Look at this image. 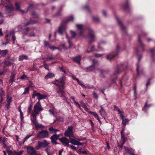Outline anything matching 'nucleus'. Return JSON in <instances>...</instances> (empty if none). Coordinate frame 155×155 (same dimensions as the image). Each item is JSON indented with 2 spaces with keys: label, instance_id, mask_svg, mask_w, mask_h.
<instances>
[{
  "label": "nucleus",
  "instance_id": "obj_13",
  "mask_svg": "<svg viewBox=\"0 0 155 155\" xmlns=\"http://www.w3.org/2000/svg\"><path fill=\"white\" fill-rule=\"evenodd\" d=\"M115 18L117 20V22H118L120 29L122 30L125 31L126 30V28L123 25L121 22L119 20L118 17L117 16H116Z\"/></svg>",
  "mask_w": 155,
  "mask_h": 155
},
{
  "label": "nucleus",
  "instance_id": "obj_35",
  "mask_svg": "<svg viewBox=\"0 0 155 155\" xmlns=\"http://www.w3.org/2000/svg\"><path fill=\"white\" fill-rule=\"evenodd\" d=\"M140 36L139 35H138V41L140 44V46L142 48H143L144 46L143 45V44L142 43V41L140 40Z\"/></svg>",
  "mask_w": 155,
  "mask_h": 155
},
{
  "label": "nucleus",
  "instance_id": "obj_29",
  "mask_svg": "<svg viewBox=\"0 0 155 155\" xmlns=\"http://www.w3.org/2000/svg\"><path fill=\"white\" fill-rule=\"evenodd\" d=\"M64 27L63 26H61L59 28L58 31V32L59 34L61 35L63 33V32L64 31Z\"/></svg>",
  "mask_w": 155,
  "mask_h": 155
},
{
  "label": "nucleus",
  "instance_id": "obj_47",
  "mask_svg": "<svg viewBox=\"0 0 155 155\" xmlns=\"http://www.w3.org/2000/svg\"><path fill=\"white\" fill-rule=\"evenodd\" d=\"M29 91V88L28 87H26L25 89V91L23 93V94H25L28 93Z\"/></svg>",
  "mask_w": 155,
  "mask_h": 155
},
{
  "label": "nucleus",
  "instance_id": "obj_45",
  "mask_svg": "<svg viewBox=\"0 0 155 155\" xmlns=\"http://www.w3.org/2000/svg\"><path fill=\"white\" fill-rule=\"evenodd\" d=\"M0 95L1 97H4L5 94L2 88H0Z\"/></svg>",
  "mask_w": 155,
  "mask_h": 155
},
{
  "label": "nucleus",
  "instance_id": "obj_1",
  "mask_svg": "<svg viewBox=\"0 0 155 155\" xmlns=\"http://www.w3.org/2000/svg\"><path fill=\"white\" fill-rule=\"evenodd\" d=\"M43 110L41 105L39 101L37 102L34 106V111L31 113V116L33 118L36 117L37 115L40 112Z\"/></svg>",
  "mask_w": 155,
  "mask_h": 155
},
{
  "label": "nucleus",
  "instance_id": "obj_32",
  "mask_svg": "<svg viewBox=\"0 0 155 155\" xmlns=\"http://www.w3.org/2000/svg\"><path fill=\"white\" fill-rule=\"evenodd\" d=\"M92 114L94 116L95 118H96L98 122H99L100 123H101V121L97 114L95 112H93Z\"/></svg>",
  "mask_w": 155,
  "mask_h": 155
},
{
  "label": "nucleus",
  "instance_id": "obj_53",
  "mask_svg": "<svg viewBox=\"0 0 155 155\" xmlns=\"http://www.w3.org/2000/svg\"><path fill=\"white\" fill-rule=\"evenodd\" d=\"M77 81L78 83L80 84V85L82 87H84V85L83 84V82L81 81H80L79 79H78V81Z\"/></svg>",
  "mask_w": 155,
  "mask_h": 155
},
{
  "label": "nucleus",
  "instance_id": "obj_20",
  "mask_svg": "<svg viewBox=\"0 0 155 155\" xmlns=\"http://www.w3.org/2000/svg\"><path fill=\"white\" fill-rule=\"evenodd\" d=\"M6 11L8 13H10L13 9V8L12 5L6 6H5Z\"/></svg>",
  "mask_w": 155,
  "mask_h": 155
},
{
  "label": "nucleus",
  "instance_id": "obj_28",
  "mask_svg": "<svg viewBox=\"0 0 155 155\" xmlns=\"http://www.w3.org/2000/svg\"><path fill=\"white\" fill-rule=\"evenodd\" d=\"M8 52L7 50H0V54L2 56H5Z\"/></svg>",
  "mask_w": 155,
  "mask_h": 155
},
{
  "label": "nucleus",
  "instance_id": "obj_54",
  "mask_svg": "<svg viewBox=\"0 0 155 155\" xmlns=\"http://www.w3.org/2000/svg\"><path fill=\"white\" fill-rule=\"evenodd\" d=\"M32 107V105H30L28 109V111L29 113H30L31 112Z\"/></svg>",
  "mask_w": 155,
  "mask_h": 155
},
{
  "label": "nucleus",
  "instance_id": "obj_22",
  "mask_svg": "<svg viewBox=\"0 0 155 155\" xmlns=\"http://www.w3.org/2000/svg\"><path fill=\"white\" fill-rule=\"evenodd\" d=\"M54 76V74L52 73H48L45 77V79H48L49 78H52Z\"/></svg>",
  "mask_w": 155,
  "mask_h": 155
},
{
  "label": "nucleus",
  "instance_id": "obj_62",
  "mask_svg": "<svg viewBox=\"0 0 155 155\" xmlns=\"http://www.w3.org/2000/svg\"><path fill=\"white\" fill-rule=\"evenodd\" d=\"M35 34L33 32H30L29 35V36L30 37L34 36H35Z\"/></svg>",
  "mask_w": 155,
  "mask_h": 155
},
{
  "label": "nucleus",
  "instance_id": "obj_63",
  "mask_svg": "<svg viewBox=\"0 0 155 155\" xmlns=\"http://www.w3.org/2000/svg\"><path fill=\"white\" fill-rule=\"evenodd\" d=\"M16 38L14 35H13L12 36V40L13 41V44L15 43V40Z\"/></svg>",
  "mask_w": 155,
  "mask_h": 155
},
{
  "label": "nucleus",
  "instance_id": "obj_34",
  "mask_svg": "<svg viewBox=\"0 0 155 155\" xmlns=\"http://www.w3.org/2000/svg\"><path fill=\"white\" fill-rule=\"evenodd\" d=\"M12 98L11 97H10L8 95L7 96L6 102L7 104H10V103L12 102Z\"/></svg>",
  "mask_w": 155,
  "mask_h": 155
},
{
  "label": "nucleus",
  "instance_id": "obj_10",
  "mask_svg": "<svg viewBox=\"0 0 155 155\" xmlns=\"http://www.w3.org/2000/svg\"><path fill=\"white\" fill-rule=\"evenodd\" d=\"M60 141L64 146L69 147V143L70 142V140L65 137H63L60 139Z\"/></svg>",
  "mask_w": 155,
  "mask_h": 155
},
{
  "label": "nucleus",
  "instance_id": "obj_24",
  "mask_svg": "<svg viewBox=\"0 0 155 155\" xmlns=\"http://www.w3.org/2000/svg\"><path fill=\"white\" fill-rule=\"evenodd\" d=\"M16 9L17 10L20 11L21 12L23 13L25 12V11L22 10L20 9V5L19 3L18 2L16 3L15 4Z\"/></svg>",
  "mask_w": 155,
  "mask_h": 155
},
{
  "label": "nucleus",
  "instance_id": "obj_33",
  "mask_svg": "<svg viewBox=\"0 0 155 155\" xmlns=\"http://www.w3.org/2000/svg\"><path fill=\"white\" fill-rule=\"evenodd\" d=\"M24 152V151L23 150H20L18 152H14L13 153V155H21Z\"/></svg>",
  "mask_w": 155,
  "mask_h": 155
},
{
  "label": "nucleus",
  "instance_id": "obj_52",
  "mask_svg": "<svg viewBox=\"0 0 155 155\" xmlns=\"http://www.w3.org/2000/svg\"><path fill=\"white\" fill-rule=\"evenodd\" d=\"M49 48L51 49L52 50H54L55 49H57L59 50V48L54 46H49Z\"/></svg>",
  "mask_w": 155,
  "mask_h": 155
},
{
  "label": "nucleus",
  "instance_id": "obj_3",
  "mask_svg": "<svg viewBox=\"0 0 155 155\" xmlns=\"http://www.w3.org/2000/svg\"><path fill=\"white\" fill-rule=\"evenodd\" d=\"M49 136V132L47 130H42L37 135V137L39 138H48Z\"/></svg>",
  "mask_w": 155,
  "mask_h": 155
},
{
  "label": "nucleus",
  "instance_id": "obj_11",
  "mask_svg": "<svg viewBox=\"0 0 155 155\" xmlns=\"http://www.w3.org/2000/svg\"><path fill=\"white\" fill-rule=\"evenodd\" d=\"M72 127L71 126L69 127L67 130L64 133L65 135L68 137H71L72 135Z\"/></svg>",
  "mask_w": 155,
  "mask_h": 155
},
{
  "label": "nucleus",
  "instance_id": "obj_23",
  "mask_svg": "<svg viewBox=\"0 0 155 155\" xmlns=\"http://www.w3.org/2000/svg\"><path fill=\"white\" fill-rule=\"evenodd\" d=\"M81 57L80 56H77L74 58V61L76 62L77 63L80 64V60Z\"/></svg>",
  "mask_w": 155,
  "mask_h": 155
},
{
  "label": "nucleus",
  "instance_id": "obj_14",
  "mask_svg": "<svg viewBox=\"0 0 155 155\" xmlns=\"http://www.w3.org/2000/svg\"><path fill=\"white\" fill-rule=\"evenodd\" d=\"M119 72L118 70H117L114 74H113L110 77V79L112 82L114 83L115 81L117 79V75Z\"/></svg>",
  "mask_w": 155,
  "mask_h": 155
},
{
  "label": "nucleus",
  "instance_id": "obj_27",
  "mask_svg": "<svg viewBox=\"0 0 155 155\" xmlns=\"http://www.w3.org/2000/svg\"><path fill=\"white\" fill-rule=\"evenodd\" d=\"M2 142L4 145V147H7L8 144V143L7 142V138H3L2 140Z\"/></svg>",
  "mask_w": 155,
  "mask_h": 155
},
{
  "label": "nucleus",
  "instance_id": "obj_4",
  "mask_svg": "<svg viewBox=\"0 0 155 155\" xmlns=\"http://www.w3.org/2000/svg\"><path fill=\"white\" fill-rule=\"evenodd\" d=\"M49 143L45 140H44L42 142H38V145L36 147L37 150L39 149L41 147H45L48 146Z\"/></svg>",
  "mask_w": 155,
  "mask_h": 155
},
{
  "label": "nucleus",
  "instance_id": "obj_9",
  "mask_svg": "<svg viewBox=\"0 0 155 155\" xmlns=\"http://www.w3.org/2000/svg\"><path fill=\"white\" fill-rule=\"evenodd\" d=\"M116 50L117 52L115 54H107L106 56V58L107 59L110 60L113 59L114 57L115 56L117 55L119 52V48L118 46L117 45L116 47Z\"/></svg>",
  "mask_w": 155,
  "mask_h": 155
},
{
  "label": "nucleus",
  "instance_id": "obj_15",
  "mask_svg": "<svg viewBox=\"0 0 155 155\" xmlns=\"http://www.w3.org/2000/svg\"><path fill=\"white\" fill-rule=\"evenodd\" d=\"M89 36L91 40H90V42L91 43L94 41V35L93 31L92 30H90L89 31Z\"/></svg>",
  "mask_w": 155,
  "mask_h": 155
},
{
  "label": "nucleus",
  "instance_id": "obj_6",
  "mask_svg": "<svg viewBox=\"0 0 155 155\" xmlns=\"http://www.w3.org/2000/svg\"><path fill=\"white\" fill-rule=\"evenodd\" d=\"M31 120L33 123L34 124L36 129H44L45 126L42 124H39L36 120V117L33 118V119H31Z\"/></svg>",
  "mask_w": 155,
  "mask_h": 155
},
{
  "label": "nucleus",
  "instance_id": "obj_51",
  "mask_svg": "<svg viewBox=\"0 0 155 155\" xmlns=\"http://www.w3.org/2000/svg\"><path fill=\"white\" fill-rule=\"evenodd\" d=\"M74 20V17L73 16L69 17L68 19V21H73Z\"/></svg>",
  "mask_w": 155,
  "mask_h": 155
},
{
  "label": "nucleus",
  "instance_id": "obj_58",
  "mask_svg": "<svg viewBox=\"0 0 155 155\" xmlns=\"http://www.w3.org/2000/svg\"><path fill=\"white\" fill-rule=\"evenodd\" d=\"M155 51V50L154 48H151L150 50V52L152 56L154 55V53Z\"/></svg>",
  "mask_w": 155,
  "mask_h": 155
},
{
  "label": "nucleus",
  "instance_id": "obj_39",
  "mask_svg": "<svg viewBox=\"0 0 155 155\" xmlns=\"http://www.w3.org/2000/svg\"><path fill=\"white\" fill-rule=\"evenodd\" d=\"M129 121V120L128 119H124L122 120V124L124 125L125 126L127 123Z\"/></svg>",
  "mask_w": 155,
  "mask_h": 155
},
{
  "label": "nucleus",
  "instance_id": "obj_18",
  "mask_svg": "<svg viewBox=\"0 0 155 155\" xmlns=\"http://www.w3.org/2000/svg\"><path fill=\"white\" fill-rule=\"evenodd\" d=\"M3 63L4 64V65L3 66V68H5L7 67H8L11 65H12L13 64V62H11L9 61H5Z\"/></svg>",
  "mask_w": 155,
  "mask_h": 155
},
{
  "label": "nucleus",
  "instance_id": "obj_46",
  "mask_svg": "<svg viewBox=\"0 0 155 155\" xmlns=\"http://www.w3.org/2000/svg\"><path fill=\"white\" fill-rule=\"evenodd\" d=\"M81 106L86 111H87L88 110V109L85 103H83V104H81Z\"/></svg>",
  "mask_w": 155,
  "mask_h": 155
},
{
  "label": "nucleus",
  "instance_id": "obj_48",
  "mask_svg": "<svg viewBox=\"0 0 155 155\" xmlns=\"http://www.w3.org/2000/svg\"><path fill=\"white\" fill-rule=\"evenodd\" d=\"M24 32L23 33V34L25 35H27L28 32L29 31V28H25V29L24 30Z\"/></svg>",
  "mask_w": 155,
  "mask_h": 155
},
{
  "label": "nucleus",
  "instance_id": "obj_21",
  "mask_svg": "<svg viewBox=\"0 0 155 155\" xmlns=\"http://www.w3.org/2000/svg\"><path fill=\"white\" fill-rule=\"evenodd\" d=\"M101 110L99 112L100 115L103 117H104L105 116V110L104 109L103 107L102 106H100Z\"/></svg>",
  "mask_w": 155,
  "mask_h": 155
},
{
  "label": "nucleus",
  "instance_id": "obj_8",
  "mask_svg": "<svg viewBox=\"0 0 155 155\" xmlns=\"http://www.w3.org/2000/svg\"><path fill=\"white\" fill-rule=\"evenodd\" d=\"M28 153L30 155H38L34 148L32 147H26Z\"/></svg>",
  "mask_w": 155,
  "mask_h": 155
},
{
  "label": "nucleus",
  "instance_id": "obj_31",
  "mask_svg": "<svg viewBox=\"0 0 155 155\" xmlns=\"http://www.w3.org/2000/svg\"><path fill=\"white\" fill-rule=\"evenodd\" d=\"M49 131L51 133H54L56 132L57 131H59V130L57 129H54L52 127H51L49 129Z\"/></svg>",
  "mask_w": 155,
  "mask_h": 155
},
{
  "label": "nucleus",
  "instance_id": "obj_61",
  "mask_svg": "<svg viewBox=\"0 0 155 155\" xmlns=\"http://www.w3.org/2000/svg\"><path fill=\"white\" fill-rule=\"evenodd\" d=\"M49 112H50V114L53 115H54V111L53 110L51 109L49 110Z\"/></svg>",
  "mask_w": 155,
  "mask_h": 155
},
{
  "label": "nucleus",
  "instance_id": "obj_64",
  "mask_svg": "<svg viewBox=\"0 0 155 155\" xmlns=\"http://www.w3.org/2000/svg\"><path fill=\"white\" fill-rule=\"evenodd\" d=\"M52 142L53 144H56L57 143L56 142V140H54L53 139H51Z\"/></svg>",
  "mask_w": 155,
  "mask_h": 155
},
{
  "label": "nucleus",
  "instance_id": "obj_25",
  "mask_svg": "<svg viewBox=\"0 0 155 155\" xmlns=\"http://www.w3.org/2000/svg\"><path fill=\"white\" fill-rule=\"evenodd\" d=\"M28 57L26 55H21L19 57V60L21 61L24 59H28Z\"/></svg>",
  "mask_w": 155,
  "mask_h": 155
},
{
  "label": "nucleus",
  "instance_id": "obj_38",
  "mask_svg": "<svg viewBox=\"0 0 155 155\" xmlns=\"http://www.w3.org/2000/svg\"><path fill=\"white\" fill-rule=\"evenodd\" d=\"M55 59V57L53 56L52 55H50L48 56L46 58L47 60H54Z\"/></svg>",
  "mask_w": 155,
  "mask_h": 155
},
{
  "label": "nucleus",
  "instance_id": "obj_5",
  "mask_svg": "<svg viewBox=\"0 0 155 155\" xmlns=\"http://www.w3.org/2000/svg\"><path fill=\"white\" fill-rule=\"evenodd\" d=\"M32 97L34 98L35 96L38 97V99L39 101L41 99H45L46 96L45 94H41L40 93L36 91H34L33 92V94L32 95Z\"/></svg>",
  "mask_w": 155,
  "mask_h": 155
},
{
  "label": "nucleus",
  "instance_id": "obj_55",
  "mask_svg": "<svg viewBox=\"0 0 155 155\" xmlns=\"http://www.w3.org/2000/svg\"><path fill=\"white\" fill-rule=\"evenodd\" d=\"M100 71L101 73L102 74H105L108 73L107 71L104 70H101Z\"/></svg>",
  "mask_w": 155,
  "mask_h": 155
},
{
  "label": "nucleus",
  "instance_id": "obj_36",
  "mask_svg": "<svg viewBox=\"0 0 155 155\" xmlns=\"http://www.w3.org/2000/svg\"><path fill=\"white\" fill-rule=\"evenodd\" d=\"M58 137L59 135L55 134L51 137V139L57 140Z\"/></svg>",
  "mask_w": 155,
  "mask_h": 155
},
{
  "label": "nucleus",
  "instance_id": "obj_12",
  "mask_svg": "<svg viewBox=\"0 0 155 155\" xmlns=\"http://www.w3.org/2000/svg\"><path fill=\"white\" fill-rule=\"evenodd\" d=\"M93 63L92 65L87 68V69L89 71H91L94 70L95 69L97 62L96 61L93 60Z\"/></svg>",
  "mask_w": 155,
  "mask_h": 155
},
{
  "label": "nucleus",
  "instance_id": "obj_40",
  "mask_svg": "<svg viewBox=\"0 0 155 155\" xmlns=\"http://www.w3.org/2000/svg\"><path fill=\"white\" fill-rule=\"evenodd\" d=\"M57 120L59 122H62L64 121V119L62 117L59 116L57 118Z\"/></svg>",
  "mask_w": 155,
  "mask_h": 155
},
{
  "label": "nucleus",
  "instance_id": "obj_19",
  "mask_svg": "<svg viewBox=\"0 0 155 155\" xmlns=\"http://www.w3.org/2000/svg\"><path fill=\"white\" fill-rule=\"evenodd\" d=\"M57 92L60 97H65L64 92L62 90L60 87H59V90L57 91Z\"/></svg>",
  "mask_w": 155,
  "mask_h": 155
},
{
  "label": "nucleus",
  "instance_id": "obj_49",
  "mask_svg": "<svg viewBox=\"0 0 155 155\" xmlns=\"http://www.w3.org/2000/svg\"><path fill=\"white\" fill-rule=\"evenodd\" d=\"M93 20L96 21H99V18L96 16H93L92 18Z\"/></svg>",
  "mask_w": 155,
  "mask_h": 155
},
{
  "label": "nucleus",
  "instance_id": "obj_42",
  "mask_svg": "<svg viewBox=\"0 0 155 155\" xmlns=\"http://www.w3.org/2000/svg\"><path fill=\"white\" fill-rule=\"evenodd\" d=\"M15 74H12L11 75V76L10 77V82H12L13 81H14V78H15Z\"/></svg>",
  "mask_w": 155,
  "mask_h": 155
},
{
  "label": "nucleus",
  "instance_id": "obj_37",
  "mask_svg": "<svg viewBox=\"0 0 155 155\" xmlns=\"http://www.w3.org/2000/svg\"><path fill=\"white\" fill-rule=\"evenodd\" d=\"M32 134L31 135H27L24 138L23 141V143L24 144L25 142L26 141V140L28 139L29 138H30L32 136Z\"/></svg>",
  "mask_w": 155,
  "mask_h": 155
},
{
  "label": "nucleus",
  "instance_id": "obj_44",
  "mask_svg": "<svg viewBox=\"0 0 155 155\" xmlns=\"http://www.w3.org/2000/svg\"><path fill=\"white\" fill-rule=\"evenodd\" d=\"M84 87L85 89H91L93 88V87L92 85L90 86L89 85H87L86 86L84 85Z\"/></svg>",
  "mask_w": 155,
  "mask_h": 155
},
{
  "label": "nucleus",
  "instance_id": "obj_16",
  "mask_svg": "<svg viewBox=\"0 0 155 155\" xmlns=\"http://www.w3.org/2000/svg\"><path fill=\"white\" fill-rule=\"evenodd\" d=\"M63 75V77H64ZM58 82L60 84V85L59 86V87H60L61 88L63 87L65 85V81L63 79V77L60 78L58 80Z\"/></svg>",
  "mask_w": 155,
  "mask_h": 155
},
{
  "label": "nucleus",
  "instance_id": "obj_17",
  "mask_svg": "<svg viewBox=\"0 0 155 155\" xmlns=\"http://www.w3.org/2000/svg\"><path fill=\"white\" fill-rule=\"evenodd\" d=\"M76 27L79 31V34L80 35H82L84 28L83 25L81 24H78L76 25Z\"/></svg>",
  "mask_w": 155,
  "mask_h": 155
},
{
  "label": "nucleus",
  "instance_id": "obj_43",
  "mask_svg": "<svg viewBox=\"0 0 155 155\" xmlns=\"http://www.w3.org/2000/svg\"><path fill=\"white\" fill-rule=\"evenodd\" d=\"M36 23V22L35 21H30L29 22H27V23H26L25 25L26 26H27L28 25L35 24Z\"/></svg>",
  "mask_w": 155,
  "mask_h": 155
},
{
  "label": "nucleus",
  "instance_id": "obj_30",
  "mask_svg": "<svg viewBox=\"0 0 155 155\" xmlns=\"http://www.w3.org/2000/svg\"><path fill=\"white\" fill-rule=\"evenodd\" d=\"M121 138L122 141L123 142V144H124L126 140V139L124 134H123V131H122L121 132Z\"/></svg>",
  "mask_w": 155,
  "mask_h": 155
},
{
  "label": "nucleus",
  "instance_id": "obj_41",
  "mask_svg": "<svg viewBox=\"0 0 155 155\" xmlns=\"http://www.w3.org/2000/svg\"><path fill=\"white\" fill-rule=\"evenodd\" d=\"M150 105H147V103H146L145 104L144 108L143 109V110L144 111H145L146 109V108L147 109L150 106Z\"/></svg>",
  "mask_w": 155,
  "mask_h": 155
},
{
  "label": "nucleus",
  "instance_id": "obj_2",
  "mask_svg": "<svg viewBox=\"0 0 155 155\" xmlns=\"http://www.w3.org/2000/svg\"><path fill=\"white\" fill-rule=\"evenodd\" d=\"M70 143L72 144L77 146L81 145L84 144V143H81L80 142V141H82L86 140L85 137L83 138H70Z\"/></svg>",
  "mask_w": 155,
  "mask_h": 155
},
{
  "label": "nucleus",
  "instance_id": "obj_56",
  "mask_svg": "<svg viewBox=\"0 0 155 155\" xmlns=\"http://www.w3.org/2000/svg\"><path fill=\"white\" fill-rule=\"evenodd\" d=\"M139 65L138 64H137V69H136V70H137V74L138 75H140V72H139Z\"/></svg>",
  "mask_w": 155,
  "mask_h": 155
},
{
  "label": "nucleus",
  "instance_id": "obj_60",
  "mask_svg": "<svg viewBox=\"0 0 155 155\" xmlns=\"http://www.w3.org/2000/svg\"><path fill=\"white\" fill-rule=\"evenodd\" d=\"M20 113V118L21 120H23L24 118V117L23 116V113L22 112H21Z\"/></svg>",
  "mask_w": 155,
  "mask_h": 155
},
{
  "label": "nucleus",
  "instance_id": "obj_50",
  "mask_svg": "<svg viewBox=\"0 0 155 155\" xmlns=\"http://www.w3.org/2000/svg\"><path fill=\"white\" fill-rule=\"evenodd\" d=\"M114 109H116V110L118 112V113L120 114H121L122 113V112L120 110L117 108V107L115 105L114 106Z\"/></svg>",
  "mask_w": 155,
  "mask_h": 155
},
{
  "label": "nucleus",
  "instance_id": "obj_57",
  "mask_svg": "<svg viewBox=\"0 0 155 155\" xmlns=\"http://www.w3.org/2000/svg\"><path fill=\"white\" fill-rule=\"evenodd\" d=\"M94 51V46H92L91 47L90 51H88V50H87V53H89L90 51Z\"/></svg>",
  "mask_w": 155,
  "mask_h": 155
},
{
  "label": "nucleus",
  "instance_id": "obj_26",
  "mask_svg": "<svg viewBox=\"0 0 155 155\" xmlns=\"http://www.w3.org/2000/svg\"><path fill=\"white\" fill-rule=\"evenodd\" d=\"M125 148L129 155H130L134 153V150L132 149H129L126 147H125Z\"/></svg>",
  "mask_w": 155,
  "mask_h": 155
},
{
  "label": "nucleus",
  "instance_id": "obj_7",
  "mask_svg": "<svg viewBox=\"0 0 155 155\" xmlns=\"http://www.w3.org/2000/svg\"><path fill=\"white\" fill-rule=\"evenodd\" d=\"M70 32L72 36V37L71 38L68 37L67 34H66V38L67 39V40L69 45V48L71 47L72 45V43L71 41L72 38L75 37L76 35V33L74 31H71Z\"/></svg>",
  "mask_w": 155,
  "mask_h": 155
},
{
  "label": "nucleus",
  "instance_id": "obj_59",
  "mask_svg": "<svg viewBox=\"0 0 155 155\" xmlns=\"http://www.w3.org/2000/svg\"><path fill=\"white\" fill-rule=\"evenodd\" d=\"M44 66L45 68L46 69L48 70V65L47 64H46L45 62V61H44Z\"/></svg>",
  "mask_w": 155,
  "mask_h": 155
}]
</instances>
